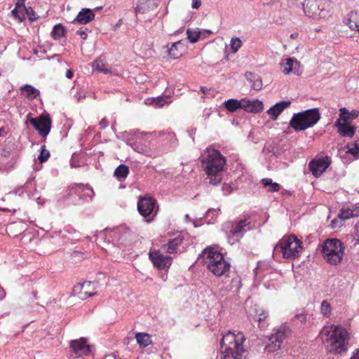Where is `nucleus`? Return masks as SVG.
Returning a JSON list of instances; mask_svg holds the SVG:
<instances>
[{
	"label": "nucleus",
	"mask_w": 359,
	"mask_h": 359,
	"mask_svg": "<svg viewBox=\"0 0 359 359\" xmlns=\"http://www.w3.org/2000/svg\"><path fill=\"white\" fill-rule=\"evenodd\" d=\"M320 337L330 353H341L348 348L349 333L339 325L325 326L320 332Z\"/></svg>",
	"instance_id": "f257e3e1"
},
{
	"label": "nucleus",
	"mask_w": 359,
	"mask_h": 359,
	"mask_svg": "<svg viewBox=\"0 0 359 359\" xmlns=\"http://www.w3.org/2000/svg\"><path fill=\"white\" fill-rule=\"evenodd\" d=\"M201 163L209 183L213 185L220 183L226 163L225 157L218 150L208 147L201 156Z\"/></svg>",
	"instance_id": "f03ea898"
},
{
	"label": "nucleus",
	"mask_w": 359,
	"mask_h": 359,
	"mask_svg": "<svg viewBox=\"0 0 359 359\" xmlns=\"http://www.w3.org/2000/svg\"><path fill=\"white\" fill-rule=\"evenodd\" d=\"M245 338L243 333L235 334L228 332L223 335L220 341L221 356L220 359H241L245 348L243 343Z\"/></svg>",
	"instance_id": "7ed1b4c3"
},
{
	"label": "nucleus",
	"mask_w": 359,
	"mask_h": 359,
	"mask_svg": "<svg viewBox=\"0 0 359 359\" xmlns=\"http://www.w3.org/2000/svg\"><path fill=\"white\" fill-rule=\"evenodd\" d=\"M201 257L207 269L217 277L225 276L230 271V263L225 260L222 254L214 247L205 248L202 251Z\"/></svg>",
	"instance_id": "20e7f679"
},
{
	"label": "nucleus",
	"mask_w": 359,
	"mask_h": 359,
	"mask_svg": "<svg viewBox=\"0 0 359 359\" xmlns=\"http://www.w3.org/2000/svg\"><path fill=\"white\" fill-rule=\"evenodd\" d=\"M303 249L302 241L295 235L284 236L274 248V253H281L284 259L293 260L299 257Z\"/></svg>",
	"instance_id": "39448f33"
},
{
	"label": "nucleus",
	"mask_w": 359,
	"mask_h": 359,
	"mask_svg": "<svg viewBox=\"0 0 359 359\" xmlns=\"http://www.w3.org/2000/svg\"><path fill=\"white\" fill-rule=\"evenodd\" d=\"M323 259L330 265L340 264L345 255L344 244L337 238H327L321 245Z\"/></svg>",
	"instance_id": "423d86ee"
},
{
	"label": "nucleus",
	"mask_w": 359,
	"mask_h": 359,
	"mask_svg": "<svg viewBox=\"0 0 359 359\" xmlns=\"http://www.w3.org/2000/svg\"><path fill=\"white\" fill-rule=\"evenodd\" d=\"M318 108H313L294 114L290 121V126L295 131H302L313 127L320 119Z\"/></svg>",
	"instance_id": "0eeeda50"
},
{
	"label": "nucleus",
	"mask_w": 359,
	"mask_h": 359,
	"mask_svg": "<svg viewBox=\"0 0 359 359\" xmlns=\"http://www.w3.org/2000/svg\"><path fill=\"white\" fill-rule=\"evenodd\" d=\"M137 210L142 217L146 218L147 222H151L158 211L156 200L152 197L140 196L137 201Z\"/></svg>",
	"instance_id": "6e6552de"
},
{
	"label": "nucleus",
	"mask_w": 359,
	"mask_h": 359,
	"mask_svg": "<svg viewBox=\"0 0 359 359\" xmlns=\"http://www.w3.org/2000/svg\"><path fill=\"white\" fill-rule=\"evenodd\" d=\"M303 8L306 15L313 19H325L330 16L329 11L326 10L322 0H305Z\"/></svg>",
	"instance_id": "1a4fd4ad"
},
{
	"label": "nucleus",
	"mask_w": 359,
	"mask_h": 359,
	"mask_svg": "<svg viewBox=\"0 0 359 359\" xmlns=\"http://www.w3.org/2000/svg\"><path fill=\"white\" fill-rule=\"evenodd\" d=\"M29 123L38 130L42 137L48 135L51 128V119L48 116L41 115L37 118H30Z\"/></svg>",
	"instance_id": "9d476101"
},
{
	"label": "nucleus",
	"mask_w": 359,
	"mask_h": 359,
	"mask_svg": "<svg viewBox=\"0 0 359 359\" xmlns=\"http://www.w3.org/2000/svg\"><path fill=\"white\" fill-rule=\"evenodd\" d=\"M149 256L154 266L159 270L168 269L172 264V257L163 255L160 250L150 251Z\"/></svg>",
	"instance_id": "9b49d317"
},
{
	"label": "nucleus",
	"mask_w": 359,
	"mask_h": 359,
	"mask_svg": "<svg viewBox=\"0 0 359 359\" xmlns=\"http://www.w3.org/2000/svg\"><path fill=\"white\" fill-rule=\"evenodd\" d=\"M331 160L330 157L313 159L309 163V168L312 174L316 177H320L330 166Z\"/></svg>",
	"instance_id": "f8f14e48"
},
{
	"label": "nucleus",
	"mask_w": 359,
	"mask_h": 359,
	"mask_svg": "<svg viewBox=\"0 0 359 359\" xmlns=\"http://www.w3.org/2000/svg\"><path fill=\"white\" fill-rule=\"evenodd\" d=\"M250 224L251 222L249 221L248 218L236 220L232 223L230 234L237 239L241 238L247 231L252 229Z\"/></svg>",
	"instance_id": "ddd939ff"
},
{
	"label": "nucleus",
	"mask_w": 359,
	"mask_h": 359,
	"mask_svg": "<svg viewBox=\"0 0 359 359\" xmlns=\"http://www.w3.org/2000/svg\"><path fill=\"white\" fill-rule=\"evenodd\" d=\"M70 348L78 357L87 355L90 352V346L87 344V340L84 338L71 341Z\"/></svg>",
	"instance_id": "4468645a"
},
{
	"label": "nucleus",
	"mask_w": 359,
	"mask_h": 359,
	"mask_svg": "<svg viewBox=\"0 0 359 359\" xmlns=\"http://www.w3.org/2000/svg\"><path fill=\"white\" fill-rule=\"evenodd\" d=\"M166 48L168 56L172 60L181 57L187 49L186 45L182 40L168 43Z\"/></svg>",
	"instance_id": "2eb2a0df"
},
{
	"label": "nucleus",
	"mask_w": 359,
	"mask_h": 359,
	"mask_svg": "<svg viewBox=\"0 0 359 359\" xmlns=\"http://www.w3.org/2000/svg\"><path fill=\"white\" fill-rule=\"evenodd\" d=\"M285 332L283 330H278L269 338L271 343L267 345L266 350L269 352H275L280 348L283 341L285 339Z\"/></svg>",
	"instance_id": "dca6fc26"
},
{
	"label": "nucleus",
	"mask_w": 359,
	"mask_h": 359,
	"mask_svg": "<svg viewBox=\"0 0 359 359\" xmlns=\"http://www.w3.org/2000/svg\"><path fill=\"white\" fill-rule=\"evenodd\" d=\"M161 0H140L135 7V12L146 14L154 11L159 6Z\"/></svg>",
	"instance_id": "f3484780"
},
{
	"label": "nucleus",
	"mask_w": 359,
	"mask_h": 359,
	"mask_svg": "<svg viewBox=\"0 0 359 359\" xmlns=\"http://www.w3.org/2000/svg\"><path fill=\"white\" fill-rule=\"evenodd\" d=\"M183 240V236L178 235L173 239L170 240L167 244L163 245L161 249L169 254L177 253V250L182 244Z\"/></svg>",
	"instance_id": "a211bd4d"
},
{
	"label": "nucleus",
	"mask_w": 359,
	"mask_h": 359,
	"mask_svg": "<svg viewBox=\"0 0 359 359\" xmlns=\"http://www.w3.org/2000/svg\"><path fill=\"white\" fill-rule=\"evenodd\" d=\"M264 104L262 101L258 100H242V107L241 109H243L245 111L251 113H258L263 110Z\"/></svg>",
	"instance_id": "6ab92c4d"
},
{
	"label": "nucleus",
	"mask_w": 359,
	"mask_h": 359,
	"mask_svg": "<svg viewBox=\"0 0 359 359\" xmlns=\"http://www.w3.org/2000/svg\"><path fill=\"white\" fill-rule=\"evenodd\" d=\"M334 127L341 137L352 138L356 132V128L349 124L340 123L339 121H335Z\"/></svg>",
	"instance_id": "aec40b11"
},
{
	"label": "nucleus",
	"mask_w": 359,
	"mask_h": 359,
	"mask_svg": "<svg viewBox=\"0 0 359 359\" xmlns=\"http://www.w3.org/2000/svg\"><path fill=\"white\" fill-rule=\"evenodd\" d=\"M291 104L290 101H282L276 103L271 107L268 111L267 114L272 120H276L278 116L285 109L290 107Z\"/></svg>",
	"instance_id": "412c9836"
},
{
	"label": "nucleus",
	"mask_w": 359,
	"mask_h": 359,
	"mask_svg": "<svg viewBox=\"0 0 359 359\" xmlns=\"http://www.w3.org/2000/svg\"><path fill=\"white\" fill-rule=\"evenodd\" d=\"M344 22L352 30L359 32V12L351 11L344 20Z\"/></svg>",
	"instance_id": "4be33fe9"
},
{
	"label": "nucleus",
	"mask_w": 359,
	"mask_h": 359,
	"mask_svg": "<svg viewBox=\"0 0 359 359\" xmlns=\"http://www.w3.org/2000/svg\"><path fill=\"white\" fill-rule=\"evenodd\" d=\"M25 13L29 14V10L25 6V1L18 0L15 8L11 11L13 16L22 21L25 18Z\"/></svg>",
	"instance_id": "5701e85b"
},
{
	"label": "nucleus",
	"mask_w": 359,
	"mask_h": 359,
	"mask_svg": "<svg viewBox=\"0 0 359 359\" xmlns=\"http://www.w3.org/2000/svg\"><path fill=\"white\" fill-rule=\"evenodd\" d=\"M92 67L93 70H97L99 72H103L104 74L111 72L110 68L109 67L105 58L102 56L95 60Z\"/></svg>",
	"instance_id": "b1692460"
},
{
	"label": "nucleus",
	"mask_w": 359,
	"mask_h": 359,
	"mask_svg": "<svg viewBox=\"0 0 359 359\" xmlns=\"http://www.w3.org/2000/svg\"><path fill=\"white\" fill-rule=\"evenodd\" d=\"M20 90L22 95H23L29 100L36 98L40 94L39 90L31 85L27 84L23 86H21Z\"/></svg>",
	"instance_id": "393cba45"
},
{
	"label": "nucleus",
	"mask_w": 359,
	"mask_h": 359,
	"mask_svg": "<svg viewBox=\"0 0 359 359\" xmlns=\"http://www.w3.org/2000/svg\"><path fill=\"white\" fill-rule=\"evenodd\" d=\"M95 14L90 9H82L76 16V20L81 24H86L93 20Z\"/></svg>",
	"instance_id": "a878e982"
},
{
	"label": "nucleus",
	"mask_w": 359,
	"mask_h": 359,
	"mask_svg": "<svg viewBox=\"0 0 359 359\" xmlns=\"http://www.w3.org/2000/svg\"><path fill=\"white\" fill-rule=\"evenodd\" d=\"M135 339L137 344L144 348L151 344L150 335L146 333L137 332L135 334Z\"/></svg>",
	"instance_id": "bb28decb"
},
{
	"label": "nucleus",
	"mask_w": 359,
	"mask_h": 359,
	"mask_svg": "<svg viewBox=\"0 0 359 359\" xmlns=\"http://www.w3.org/2000/svg\"><path fill=\"white\" fill-rule=\"evenodd\" d=\"M246 79L252 82V88L256 90H259L262 87V81L260 78L256 77V76L252 72H247L245 74Z\"/></svg>",
	"instance_id": "cd10ccee"
},
{
	"label": "nucleus",
	"mask_w": 359,
	"mask_h": 359,
	"mask_svg": "<svg viewBox=\"0 0 359 359\" xmlns=\"http://www.w3.org/2000/svg\"><path fill=\"white\" fill-rule=\"evenodd\" d=\"M225 108L231 112L236 111L238 109H241L242 100L238 101L235 99H229L224 102Z\"/></svg>",
	"instance_id": "c85d7f7f"
},
{
	"label": "nucleus",
	"mask_w": 359,
	"mask_h": 359,
	"mask_svg": "<svg viewBox=\"0 0 359 359\" xmlns=\"http://www.w3.org/2000/svg\"><path fill=\"white\" fill-rule=\"evenodd\" d=\"M294 62L297 63L298 62L297 60L292 57H289L283 60L280 63V65L283 68V72L285 74H290L292 71Z\"/></svg>",
	"instance_id": "c756f323"
},
{
	"label": "nucleus",
	"mask_w": 359,
	"mask_h": 359,
	"mask_svg": "<svg viewBox=\"0 0 359 359\" xmlns=\"http://www.w3.org/2000/svg\"><path fill=\"white\" fill-rule=\"evenodd\" d=\"M66 30L65 27L60 25H56L53 27L51 32V36L55 40H59L62 37L65 36Z\"/></svg>",
	"instance_id": "7c9ffc66"
},
{
	"label": "nucleus",
	"mask_w": 359,
	"mask_h": 359,
	"mask_svg": "<svg viewBox=\"0 0 359 359\" xmlns=\"http://www.w3.org/2000/svg\"><path fill=\"white\" fill-rule=\"evenodd\" d=\"M351 121V116L349 115V111L342 107L339 109V117L336 121H339L340 123L348 124Z\"/></svg>",
	"instance_id": "2f4dec72"
},
{
	"label": "nucleus",
	"mask_w": 359,
	"mask_h": 359,
	"mask_svg": "<svg viewBox=\"0 0 359 359\" xmlns=\"http://www.w3.org/2000/svg\"><path fill=\"white\" fill-rule=\"evenodd\" d=\"M262 184L266 187H269L270 192H276L280 190V185L276 182H273L270 178H264L262 180Z\"/></svg>",
	"instance_id": "473e14b6"
},
{
	"label": "nucleus",
	"mask_w": 359,
	"mask_h": 359,
	"mask_svg": "<svg viewBox=\"0 0 359 359\" xmlns=\"http://www.w3.org/2000/svg\"><path fill=\"white\" fill-rule=\"evenodd\" d=\"M129 174V168L125 165H118L114 171V175L118 178L125 179Z\"/></svg>",
	"instance_id": "72a5a7b5"
},
{
	"label": "nucleus",
	"mask_w": 359,
	"mask_h": 359,
	"mask_svg": "<svg viewBox=\"0 0 359 359\" xmlns=\"http://www.w3.org/2000/svg\"><path fill=\"white\" fill-rule=\"evenodd\" d=\"M201 34L202 32L200 30H198V29L196 30L188 29L187 30V38L189 40V41L192 43H196L198 41Z\"/></svg>",
	"instance_id": "f704fd0d"
},
{
	"label": "nucleus",
	"mask_w": 359,
	"mask_h": 359,
	"mask_svg": "<svg viewBox=\"0 0 359 359\" xmlns=\"http://www.w3.org/2000/svg\"><path fill=\"white\" fill-rule=\"evenodd\" d=\"M346 147L348 149L347 153L351 154L355 158H359V144L357 141L348 143Z\"/></svg>",
	"instance_id": "c9c22d12"
},
{
	"label": "nucleus",
	"mask_w": 359,
	"mask_h": 359,
	"mask_svg": "<svg viewBox=\"0 0 359 359\" xmlns=\"http://www.w3.org/2000/svg\"><path fill=\"white\" fill-rule=\"evenodd\" d=\"M332 309L330 304L327 300H323L320 306V312L325 316H330L331 314Z\"/></svg>",
	"instance_id": "e433bc0d"
},
{
	"label": "nucleus",
	"mask_w": 359,
	"mask_h": 359,
	"mask_svg": "<svg viewBox=\"0 0 359 359\" xmlns=\"http://www.w3.org/2000/svg\"><path fill=\"white\" fill-rule=\"evenodd\" d=\"M50 157V152L46 149V146L43 145L41 147V152L38 157V159L41 163L46 162Z\"/></svg>",
	"instance_id": "4c0bfd02"
},
{
	"label": "nucleus",
	"mask_w": 359,
	"mask_h": 359,
	"mask_svg": "<svg viewBox=\"0 0 359 359\" xmlns=\"http://www.w3.org/2000/svg\"><path fill=\"white\" fill-rule=\"evenodd\" d=\"M242 46L241 40L238 38H232L231 41V48L233 53H236Z\"/></svg>",
	"instance_id": "58836bf2"
},
{
	"label": "nucleus",
	"mask_w": 359,
	"mask_h": 359,
	"mask_svg": "<svg viewBox=\"0 0 359 359\" xmlns=\"http://www.w3.org/2000/svg\"><path fill=\"white\" fill-rule=\"evenodd\" d=\"M72 189L74 191V192L76 194H78V191H85V190H88L90 191L93 194V189L88 184H74L73 187H72Z\"/></svg>",
	"instance_id": "ea45409f"
},
{
	"label": "nucleus",
	"mask_w": 359,
	"mask_h": 359,
	"mask_svg": "<svg viewBox=\"0 0 359 359\" xmlns=\"http://www.w3.org/2000/svg\"><path fill=\"white\" fill-rule=\"evenodd\" d=\"M353 216V211L349 209H342L339 214L340 218L343 220L350 219Z\"/></svg>",
	"instance_id": "a19ab883"
},
{
	"label": "nucleus",
	"mask_w": 359,
	"mask_h": 359,
	"mask_svg": "<svg viewBox=\"0 0 359 359\" xmlns=\"http://www.w3.org/2000/svg\"><path fill=\"white\" fill-rule=\"evenodd\" d=\"M241 283V280L238 276H236L231 279V281L228 287H226V290H231L234 287H239V285Z\"/></svg>",
	"instance_id": "79ce46f5"
},
{
	"label": "nucleus",
	"mask_w": 359,
	"mask_h": 359,
	"mask_svg": "<svg viewBox=\"0 0 359 359\" xmlns=\"http://www.w3.org/2000/svg\"><path fill=\"white\" fill-rule=\"evenodd\" d=\"M153 102L155 104V106L157 107H162L165 104L168 103V102L166 101V98H165L163 97H158L155 98Z\"/></svg>",
	"instance_id": "37998d69"
},
{
	"label": "nucleus",
	"mask_w": 359,
	"mask_h": 359,
	"mask_svg": "<svg viewBox=\"0 0 359 359\" xmlns=\"http://www.w3.org/2000/svg\"><path fill=\"white\" fill-rule=\"evenodd\" d=\"M257 320L259 323V324H261L262 322L264 321L268 316L267 313L262 309L259 310V313H257Z\"/></svg>",
	"instance_id": "c03bdc74"
},
{
	"label": "nucleus",
	"mask_w": 359,
	"mask_h": 359,
	"mask_svg": "<svg viewBox=\"0 0 359 359\" xmlns=\"http://www.w3.org/2000/svg\"><path fill=\"white\" fill-rule=\"evenodd\" d=\"M109 125L108 119L104 117L99 123L100 129L102 130L108 127Z\"/></svg>",
	"instance_id": "a18cd8bd"
},
{
	"label": "nucleus",
	"mask_w": 359,
	"mask_h": 359,
	"mask_svg": "<svg viewBox=\"0 0 359 359\" xmlns=\"http://www.w3.org/2000/svg\"><path fill=\"white\" fill-rule=\"evenodd\" d=\"M201 6V0H192L191 7L194 9H198Z\"/></svg>",
	"instance_id": "49530a36"
},
{
	"label": "nucleus",
	"mask_w": 359,
	"mask_h": 359,
	"mask_svg": "<svg viewBox=\"0 0 359 359\" xmlns=\"http://www.w3.org/2000/svg\"><path fill=\"white\" fill-rule=\"evenodd\" d=\"M27 9L29 10V14H27V15H29V20L32 21L36 20L37 18V17L35 16L34 12L32 10V8L29 7Z\"/></svg>",
	"instance_id": "de8ad7c7"
},
{
	"label": "nucleus",
	"mask_w": 359,
	"mask_h": 359,
	"mask_svg": "<svg viewBox=\"0 0 359 359\" xmlns=\"http://www.w3.org/2000/svg\"><path fill=\"white\" fill-rule=\"evenodd\" d=\"M77 34H79L83 39H87V33L86 30L79 29L76 32Z\"/></svg>",
	"instance_id": "09e8293b"
},
{
	"label": "nucleus",
	"mask_w": 359,
	"mask_h": 359,
	"mask_svg": "<svg viewBox=\"0 0 359 359\" xmlns=\"http://www.w3.org/2000/svg\"><path fill=\"white\" fill-rule=\"evenodd\" d=\"M349 115L351 116V120H353L359 116V111L357 110H352L351 111H349Z\"/></svg>",
	"instance_id": "8fccbe9b"
},
{
	"label": "nucleus",
	"mask_w": 359,
	"mask_h": 359,
	"mask_svg": "<svg viewBox=\"0 0 359 359\" xmlns=\"http://www.w3.org/2000/svg\"><path fill=\"white\" fill-rule=\"evenodd\" d=\"M65 76L68 79H72L74 76V73L71 69H67L65 72Z\"/></svg>",
	"instance_id": "3c124183"
},
{
	"label": "nucleus",
	"mask_w": 359,
	"mask_h": 359,
	"mask_svg": "<svg viewBox=\"0 0 359 359\" xmlns=\"http://www.w3.org/2000/svg\"><path fill=\"white\" fill-rule=\"evenodd\" d=\"M351 359H359V349L357 352L353 355Z\"/></svg>",
	"instance_id": "603ef678"
},
{
	"label": "nucleus",
	"mask_w": 359,
	"mask_h": 359,
	"mask_svg": "<svg viewBox=\"0 0 359 359\" xmlns=\"http://www.w3.org/2000/svg\"><path fill=\"white\" fill-rule=\"evenodd\" d=\"M207 90H208V89H207L205 87H204V86H201V91L203 94H205H205H207Z\"/></svg>",
	"instance_id": "864d4df0"
},
{
	"label": "nucleus",
	"mask_w": 359,
	"mask_h": 359,
	"mask_svg": "<svg viewBox=\"0 0 359 359\" xmlns=\"http://www.w3.org/2000/svg\"><path fill=\"white\" fill-rule=\"evenodd\" d=\"M83 292L85 294V296H86V297H93L95 294V293H92V292H90V293H88L87 292Z\"/></svg>",
	"instance_id": "5fc2aeb1"
},
{
	"label": "nucleus",
	"mask_w": 359,
	"mask_h": 359,
	"mask_svg": "<svg viewBox=\"0 0 359 359\" xmlns=\"http://www.w3.org/2000/svg\"><path fill=\"white\" fill-rule=\"evenodd\" d=\"M86 285H90V283H83V286H82V289H83V290L84 289V287H85Z\"/></svg>",
	"instance_id": "6e6d98bb"
},
{
	"label": "nucleus",
	"mask_w": 359,
	"mask_h": 359,
	"mask_svg": "<svg viewBox=\"0 0 359 359\" xmlns=\"http://www.w3.org/2000/svg\"><path fill=\"white\" fill-rule=\"evenodd\" d=\"M205 32L208 33V34H210L212 32L209 30H205Z\"/></svg>",
	"instance_id": "4d7b16f0"
},
{
	"label": "nucleus",
	"mask_w": 359,
	"mask_h": 359,
	"mask_svg": "<svg viewBox=\"0 0 359 359\" xmlns=\"http://www.w3.org/2000/svg\"><path fill=\"white\" fill-rule=\"evenodd\" d=\"M1 132V130H0V133Z\"/></svg>",
	"instance_id": "13d9d810"
}]
</instances>
